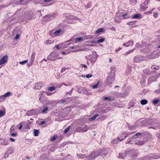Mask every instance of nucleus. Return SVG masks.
<instances>
[{
	"label": "nucleus",
	"mask_w": 160,
	"mask_h": 160,
	"mask_svg": "<svg viewBox=\"0 0 160 160\" xmlns=\"http://www.w3.org/2000/svg\"><path fill=\"white\" fill-rule=\"evenodd\" d=\"M39 100L42 103H45L47 102V98L45 97H42V96L40 97Z\"/></svg>",
	"instance_id": "nucleus-12"
},
{
	"label": "nucleus",
	"mask_w": 160,
	"mask_h": 160,
	"mask_svg": "<svg viewBox=\"0 0 160 160\" xmlns=\"http://www.w3.org/2000/svg\"><path fill=\"white\" fill-rule=\"evenodd\" d=\"M98 114H96L94 115L93 117L92 118H89V120L90 121H93L95 119L98 117Z\"/></svg>",
	"instance_id": "nucleus-24"
},
{
	"label": "nucleus",
	"mask_w": 160,
	"mask_h": 160,
	"mask_svg": "<svg viewBox=\"0 0 160 160\" xmlns=\"http://www.w3.org/2000/svg\"><path fill=\"white\" fill-rule=\"evenodd\" d=\"M56 87L54 86H53L51 87H49L48 88V91H51L54 90L55 89Z\"/></svg>",
	"instance_id": "nucleus-33"
},
{
	"label": "nucleus",
	"mask_w": 160,
	"mask_h": 160,
	"mask_svg": "<svg viewBox=\"0 0 160 160\" xmlns=\"http://www.w3.org/2000/svg\"><path fill=\"white\" fill-rule=\"evenodd\" d=\"M8 56L7 55H5L3 56L2 58L0 60V65L4 64L7 61Z\"/></svg>",
	"instance_id": "nucleus-10"
},
{
	"label": "nucleus",
	"mask_w": 160,
	"mask_h": 160,
	"mask_svg": "<svg viewBox=\"0 0 160 160\" xmlns=\"http://www.w3.org/2000/svg\"><path fill=\"white\" fill-rule=\"evenodd\" d=\"M99 83V82H98L96 84L93 85L92 87V88L93 89H95V88H96L98 86V85Z\"/></svg>",
	"instance_id": "nucleus-52"
},
{
	"label": "nucleus",
	"mask_w": 160,
	"mask_h": 160,
	"mask_svg": "<svg viewBox=\"0 0 160 160\" xmlns=\"http://www.w3.org/2000/svg\"><path fill=\"white\" fill-rule=\"evenodd\" d=\"M38 112V110L35 109H32L27 112V115L28 116H31L33 115L37 114Z\"/></svg>",
	"instance_id": "nucleus-7"
},
{
	"label": "nucleus",
	"mask_w": 160,
	"mask_h": 160,
	"mask_svg": "<svg viewBox=\"0 0 160 160\" xmlns=\"http://www.w3.org/2000/svg\"><path fill=\"white\" fill-rule=\"evenodd\" d=\"M144 159L145 160H149V157L148 156H145L144 158Z\"/></svg>",
	"instance_id": "nucleus-61"
},
{
	"label": "nucleus",
	"mask_w": 160,
	"mask_h": 160,
	"mask_svg": "<svg viewBox=\"0 0 160 160\" xmlns=\"http://www.w3.org/2000/svg\"><path fill=\"white\" fill-rule=\"evenodd\" d=\"M130 3L131 5H133L135 4L136 2V0H130Z\"/></svg>",
	"instance_id": "nucleus-45"
},
{
	"label": "nucleus",
	"mask_w": 160,
	"mask_h": 160,
	"mask_svg": "<svg viewBox=\"0 0 160 160\" xmlns=\"http://www.w3.org/2000/svg\"><path fill=\"white\" fill-rule=\"evenodd\" d=\"M144 58L141 55H137L134 58V61L136 62H138L140 61L143 60Z\"/></svg>",
	"instance_id": "nucleus-8"
},
{
	"label": "nucleus",
	"mask_w": 160,
	"mask_h": 160,
	"mask_svg": "<svg viewBox=\"0 0 160 160\" xmlns=\"http://www.w3.org/2000/svg\"><path fill=\"white\" fill-rule=\"evenodd\" d=\"M19 37V34H17L16 37H15V39L16 40L18 39Z\"/></svg>",
	"instance_id": "nucleus-62"
},
{
	"label": "nucleus",
	"mask_w": 160,
	"mask_h": 160,
	"mask_svg": "<svg viewBox=\"0 0 160 160\" xmlns=\"http://www.w3.org/2000/svg\"><path fill=\"white\" fill-rule=\"evenodd\" d=\"M106 153L104 152L103 150H100L99 152L98 151H95L93 152L92 153L90 154L88 160H94L95 158L98 157L100 154H102V155H105Z\"/></svg>",
	"instance_id": "nucleus-1"
},
{
	"label": "nucleus",
	"mask_w": 160,
	"mask_h": 160,
	"mask_svg": "<svg viewBox=\"0 0 160 160\" xmlns=\"http://www.w3.org/2000/svg\"><path fill=\"white\" fill-rule=\"evenodd\" d=\"M70 129V126H69L67 128H66L64 131L63 133L66 134L69 130Z\"/></svg>",
	"instance_id": "nucleus-44"
},
{
	"label": "nucleus",
	"mask_w": 160,
	"mask_h": 160,
	"mask_svg": "<svg viewBox=\"0 0 160 160\" xmlns=\"http://www.w3.org/2000/svg\"><path fill=\"white\" fill-rule=\"evenodd\" d=\"M61 30L59 29L57 30L56 31H55L54 33V35H58L59 33L61 32Z\"/></svg>",
	"instance_id": "nucleus-46"
},
{
	"label": "nucleus",
	"mask_w": 160,
	"mask_h": 160,
	"mask_svg": "<svg viewBox=\"0 0 160 160\" xmlns=\"http://www.w3.org/2000/svg\"><path fill=\"white\" fill-rule=\"evenodd\" d=\"M82 88L80 86L77 87V90L79 93H81Z\"/></svg>",
	"instance_id": "nucleus-27"
},
{
	"label": "nucleus",
	"mask_w": 160,
	"mask_h": 160,
	"mask_svg": "<svg viewBox=\"0 0 160 160\" xmlns=\"http://www.w3.org/2000/svg\"><path fill=\"white\" fill-rule=\"evenodd\" d=\"M83 40H84V39L82 37L76 38L75 39L74 42L75 43H77L78 42H81L82 41H83Z\"/></svg>",
	"instance_id": "nucleus-17"
},
{
	"label": "nucleus",
	"mask_w": 160,
	"mask_h": 160,
	"mask_svg": "<svg viewBox=\"0 0 160 160\" xmlns=\"http://www.w3.org/2000/svg\"><path fill=\"white\" fill-rule=\"evenodd\" d=\"M69 69L68 68H62L61 71V72H64L66 70H68Z\"/></svg>",
	"instance_id": "nucleus-56"
},
{
	"label": "nucleus",
	"mask_w": 160,
	"mask_h": 160,
	"mask_svg": "<svg viewBox=\"0 0 160 160\" xmlns=\"http://www.w3.org/2000/svg\"><path fill=\"white\" fill-rule=\"evenodd\" d=\"M35 55V52H33L31 55V61H32V62H33V61L34 59Z\"/></svg>",
	"instance_id": "nucleus-37"
},
{
	"label": "nucleus",
	"mask_w": 160,
	"mask_h": 160,
	"mask_svg": "<svg viewBox=\"0 0 160 160\" xmlns=\"http://www.w3.org/2000/svg\"><path fill=\"white\" fill-rule=\"evenodd\" d=\"M115 80V75H113L112 76H108L107 78L106 83L107 84L110 86L112 84L113 81Z\"/></svg>",
	"instance_id": "nucleus-3"
},
{
	"label": "nucleus",
	"mask_w": 160,
	"mask_h": 160,
	"mask_svg": "<svg viewBox=\"0 0 160 160\" xmlns=\"http://www.w3.org/2000/svg\"><path fill=\"white\" fill-rule=\"evenodd\" d=\"M92 54L93 55V58L94 59H96L98 57V55L97 54L96 52L95 51H93L92 52Z\"/></svg>",
	"instance_id": "nucleus-34"
},
{
	"label": "nucleus",
	"mask_w": 160,
	"mask_h": 160,
	"mask_svg": "<svg viewBox=\"0 0 160 160\" xmlns=\"http://www.w3.org/2000/svg\"><path fill=\"white\" fill-rule=\"evenodd\" d=\"M105 40V38H102L97 41V42H98V43H102L104 42Z\"/></svg>",
	"instance_id": "nucleus-42"
},
{
	"label": "nucleus",
	"mask_w": 160,
	"mask_h": 160,
	"mask_svg": "<svg viewBox=\"0 0 160 160\" xmlns=\"http://www.w3.org/2000/svg\"><path fill=\"white\" fill-rule=\"evenodd\" d=\"M11 136H13V137H16L17 135V133H11Z\"/></svg>",
	"instance_id": "nucleus-63"
},
{
	"label": "nucleus",
	"mask_w": 160,
	"mask_h": 160,
	"mask_svg": "<svg viewBox=\"0 0 160 160\" xmlns=\"http://www.w3.org/2000/svg\"><path fill=\"white\" fill-rule=\"evenodd\" d=\"M57 137V136H53L51 139V141H54L56 139Z\"/></svg>",
	"instance_id": "nucleus-51"
},
{
	"label": "nucleus",
	"mask_w": 160,
	"mask_h": 160,
	"mask_svg": "<svg viewBox=\"0 0 160 160\" xmlns=\"http://www.w3.org/2000/svg\"><path fill=\"white\" fill-rule=\"evenodd\" d=\"M39 132L38 130L34 129V135L35 136H38Z\"/></svg>",
	"instance_id": "nucleus-31"
},
{
	"label": "nucleus",
	"mask_w": 160,
	"mask_h": 160,
	"mask_svg": "<svg viewBox=\"0 0 160 160\" xmlns=\"http://www.w3.org/2000/svg\"><path fill=\"white\" fill-rule=\"evenodd\" d=\"M160 100L159 99H156L154 100L153 101V103L154 104H157L158 102H160Z\"/></svg>",
	"instance_id": "nucleus-39"
},
{
	"label": "nucleus",
	"mask_w": 160,
	"mask_h": 160,
	"mask_svg": "<svg viewBox=\"0 0 160 160\" xmlns=\"http://www.w3.org/2000/svg\"><path fill=\"white\" fill-rule=\"evenodd\" d=\"M5 112H4L1 110H0V118L5 115Z\"/></svg>",
	"instance_id": "nucleus-43"
},
{
	"label": "nucleus",
	"mask_w": 160,
	"mask_h": 160,
	"mask_svg": "<svg viewBox=\"0 0 160 160\" xmlns=\"http://www.w3.org/2000/svg\"><path fill=\"white\" fill-rule=\"evenodd\" d=\"M58 56V54L56 52H52L48 57V59L51 61H54Z\"/></svg>",
	"instance_id": "nucleus-4"
},
{
	"label": "nucleus",
	"mask_w": 160,
	"mask_h": 160,
	"mask_svg": "<svg viewBox=\"0 0 160 160\" xmlns=\"http://www.w3.org/2000/svg\"><path fill=\"white\" fill-rule=\"evenodd\" d=\"M105 31V29L104 28H100L98 29L96 31V34H99L100 32H103Z\"/></svg>",
	"instance_id": "nucleus-20"
},
{
	"label": "nucleus",
	"mask_w": 160,
	"mask_h": 160,
	"mask_svg": "<svg viewBox=\"0 0 160 160\" xmlns=\"http://www.w3.org/2000/svg\"><path fill=\"white\" fill-rule=\"evenodd\" d=\"M115 98L112 97H106L104 98V100H108L110 101H113L115 100Z\"/></svg>",
	"instance_id": "nucleus-22"
},
{
	"label": "nucleus",
	"mask_w": 160,
	"mask_h": 160,
	"mask_svg": "<svg viewBox=\"0 0 160 160\" xmlns=\"http://www.w3.org/2000/svg\"><path fill=\"white\" fill-rule=\"evenodd\" d=\"M53 42L54 41H53L52 40H48L46 41V43L47 44H49L53 43Z\"/></svg>",
	"instance_id": "nucleus-36"
},
{
	"label": "nucleus",
	"mask_w": 160,
	"mask_h": 160,
	"mask_svg": "<svg viewBox=\"0 0 160 160\" xmlns=\"http://www.w3.org/2000/svg\"><path fill=\"white\" fill-rule=\"evenodd\" d=\"M43 84L42 82L37 83L35 84L34 88L35 89H39L42 87Z\"/></svg>",
	"instance_id": "nucleus-9"
},
{
	"label": "nucleus",
	"mask_w": 160,
	"mask_h": 160,
	"mask_svg": "<svg viewBox=\"0 0 160 160\" xmlns=\"http://www.w3.org/2000/svg\"><path fill=\"white\" fill-rule=\"evenodd\" d=\"M67 102H68L67 99L65 100L61 99L58 101V103L61 104H65Z\"/></svg>",
	"instance_id": "nucleus-18"
},
{
	"label": "nucleus",
	"mask_w": 160,
	"mask_h": 160,
	"mask_svg": "<svg viewBox=\"0 0 160 160\" xmlns=\"http://www.w3.org/2000/svg\"><path fill=\"white\" fill-rule=\"evenodd\" d=\"M70 41V40H68L67 42L62 43L61 44L56 46L55 47L57 49H62L66 48H68L69 46L70 42H69Z\"/></svg>",
	"instance_id": "nucleus-2"
},
{
	"label": "nucleus",
	"mask_w": 160,
	"mask_h": 160,
	"mask_svg": "<svg viewBox=\"0 0 160 160\" xmlns=\"http://www.w3.org/2000/svg\"><path fill=\"white\" fill-rule=\"evenodd\" d=\"M134 23H135V22L134 21L130 22H128L127 23V24H128V25H131L134 24Z\"/></svg>",
	"instance_id": "nucleus-59"
},
{
	"label": "nucleus",
	"mask_w": 160,
	"mask_h": 160,
	"mask_svg": "<svg viewBox=\"0 0 160 160\" xmlns=\"http://www.w3.org/2000/svg\"><path fill=\"white\" fill-rule=\"evenodd\" d=\"M89 129V127L87 125L84 127H79L77 128L76 130L77 132H87Z\"/></svg>",
	"instance_id": "nucleus-6"
},
{
	"label": "nucleus",
	"mask_w": 160,
	"mask_h": 160,
	"mask_svg": "<svg viewBox=\"0 0 160 160\" xmlns=\"http://www.w3.org/2000/svg\"><path fill=\"white\" fill-rule=\"evenodd\" d=\"M85 156V154H82L80 153L77 154V156L78 158H83V157Z\"/></svg>",
	"instance_id": "nucleus-28"
},
{
	"label": "nucleus",
	"mask_w": 160,
	"mask_h": 160,
	"mask_svg": "<svg viewBox=\"0 0 160 160\" xmlns=\"http://www.w3.org/2000/svg\"><path fill=\"white\" fill-rule=\"evenodd\" d=\"M48 107H45L41 111V112L43 113H47V111L48 110Z\"/></svg>",
	"instance_id": "nucleus-32"
},
{
	"label": "nucleus",
	"mask_w": 160,
	"mask_h": 160,
	"mask_svg": "<svg viewBox=\"0 0 160 160\" xmlns=\"http://www.w3.org/2000/svg\"><path fill=\"white\" fill-rule=\"evenodd\" d=\"M147 103V101L146 99H143L141 101V103L142 105L146 104Z\"/></svg>",
	"instance_id": "nucleus-35"
},
{
	"label": "nucleus",
	"mask_w": 160,
	"mask_h": 160,
	"mask_svg": "<svg viewBox=\"0 0 160 160\" xmlns=\"http://www.w3.org/2000/svg\"><path fill=\"white\" fill-rule=\"evenodd\" d=\"M8 144L7 141H6L4 139H2L0 138V144L4 145H7Z\"/></svg>",
	"instance_id": "nucleus-16"
},
{
	"label": "nucleus",
	"mask_w": 160,
	"mask_h": 160,
	"mask_svg": "<svg viewBox=\"0 0 160 160\" xmlns=\"http://www.w3.org/2000/svg\"><path fill=\"white\" fill-rule=\"evenodd\" d=\"M13 152V150L12 149V148H9V149L7 151V152L8 153H12Z\"/></svg>",
	"instance_id": "nucleus-49"
},
{
	"label": "nucleus",
	"mask_w": 160,
	"mask_h": 160,
	"mask_svg": "<svg viewBox=\"0 0 160 160\" xmlns=\"http://www.w3.org/2000/svg\"><path fill=\"white\" fill-rule=\"evenodd\" d=\"M160 55V51L157 52L155 55V56L153 57V58H157L159 57V55Z\"/></svg>",
	"instance_id": "nucleus-53"
},
{
	"label": "nucleus",
	"mask_w": 160,
	"mask_h": 160,
	"mask_svg": "<svg viewBox=\"0 0 160 160\" xmlns=\"http://www.w3.org/2000/svg\"><path fill=\"white\" fill-rule=\"evenodd\" d=\"M143 120H142V118H141V119H139L138 121H137V122L138 123H140V124H141V123L143 121Z\"/></svg>",
	"instance_id": "nucleus-58"
},
{
	"label": "nucleus",
	"mask_w": 160,
	"mask_h": 160,
	"mask_svg": "<svg viewBox=\"0 0 160 160\" xmlns=\"http://www.w3.org/2000/svg\"><path fill=\"white\" fill-rule=\"evenodd\" d=\"M92 36H90V35H88V36H86L84 38V40H85V39H91L92 38Z\"/></svg>",
	"instance_id": "nucleus-47"
},
{
	"label": "nucleus",
	"mask_w": 160,
	"mask_h": 160,
	"mask_svg": "<svg viewBox=\"0 0 160 160\" xmlns=\"http://www.w3.org/2000/svg\"><path fill=\"white\" fill-rule=\"evenodd\" d=\"M135 144L136 145H142L144 144V142L143 141L135 140Z\"/></svg>",
	"instance_id": "nucleus-19"
},
{
	"label": "nucleus",
	"mask_w": 160,
	"mask_h": 160,
	"mask_svg": "<svg viewBox=\"0 0 160 160\" xmlns=\"http://www.w3.org/2000/svg\"><path fill=\"white\" fill-rule=\"evenodd\" d=\"M11 94V92H7L5 94H4L3 95V96H4V97L5 98L6 97H8V96H9Z\"/></svg>",
	"instance_id": "nucleus-41"
},
{
	"label": "nucleus",
	"mask_w": 160,
	"mask_h": 160,
	"mask_svg": "<svg viewBox=\"0 0 160 160\" xmlns=\"http://www.w3.org/2000/svg\"><path fill=\"white\" fill-rule=\"evenodd\" d=\"M127 137L126 135H125V134L122 133V134L119 137H118V139L120 141H121L124 140L125 138H126Z\"/></svg>",
	"instance_id": "nucleus-14"
},
{
	"label": "nucleus",
	"mask_w": 160,
	"mask_h": 160,
	"mask_svg": "<svg viewBox=\"0 0 160 160\" xmlns=\"http://www.w3.org/2000/svg\"><path fill=\"white\" fill-rule=\"evenodd\" d=\"M133 44V41L132 40L129 41L128 42L124 43L123 45L126 47H128L130 45L132 46Z\"/></svg>",
	"instance_id": "nucleus-11"
},
{
	"label": "nucleus",
	"mask_w": 160,
	"mask_h": 160,
	"mask_svg": "<svg viewBox=\"0 0 160 160\" xmlns=\"http://www.w3.org/2000/svg\"><path fill=\"white\" fill-rule=\"evenodd\" d=\"M96 59H94L93 57H92L89 58V59L91 62L93 63L94 62L96 61Z\"/></svg>",
	"instance_id": "nucleus-40"
},
{
	"label": "nucleus",
	"mask_w": 160,
	"mask_h": 160,
	"mask_svg": "<svg viewBox=\"0 0 160 160\" xmlns=\"http://www.w3.org/2000/svg\"><path fill=\"white\" fill-rule=\"evenodd\" d=\"M122 16L124 18H127L129 17V15L128 13H126L122 14Z\"/></svg>",
	"instance_id": "nucleus-30"
},
{
	"label": "nucleus",
	"mask_w": 160,
	"mask_h": 160,
	"mask_svg": "<svg viewBox=\"0 0 160 160\" xmlns=\"http://www.w3.org/2000/svg\"><path fill=\"white\" fill-rule=\"evenodd\" d=\"M147 124L146 121V120H143L142 122L141 123L140 125L141 126H144L146 125Z\"/></svg>",
	"instance_id": "nucleus-48"
},
{
	"label": "nucleus",
	"mask_w": 160,
	"mask_h": 160,
	"mask_svg": "<svg viewBox=\"0 0 160 160\" xmlns=\"http://www.w3.org/2000/svg\"><path fill=\"white\" fill-rule=\"evenodd\" d=\"M142 134L141 133L138 132L135 135H134L133 136H132L131 138L132 139L133 138H135L137 137L140 136Z\"/></svg>",
	"instance_id": "nucleus-29"
},
{
	"label": "nucleus",
	"mask_w": 160,
	"mask_h": 160,
	"mask_svg": "<svg viewBox=\"0 0 160 160\" xmlns=\"http://www.w3.org/2000/svg\"><path fill=\"white\" fill-rule=\"evenodd\" d=\"M84 94H88V91L87 90L86 88H82V92Z\"/></svg>",
	"instance_id": "nucleus-25"
},
{
	"label": "nucleus",
	"mask_w": 160,
	"mask_h": 160,
	"mask_svg": "<svg viewBox=\"0 0 160 160\" xmlns=\"http://www.w3.org/2000/svg\"><path fill=\"white\" fill-rule=\"evenodd\" d=\"M150 0H146L144 2V4L147 5L148 4Z\"/></svg>",
	"instance_id": "nucleus-64"
},
{
	"label": "nucleus",
	"mask_w": 160,
	"mask_h": 160,
	"mask_svg": "<svg viewBox=\"0 0 160 160\" xmlns=\"http://www.w3.org/2000/svg\"><path fill=\"white\" fill-rule=\"evenodd\" d=\"M118 140H119L118 139V138L117 139H114L112 142V143L113 144H117L118 142Z\"/></svg>",
	"instance_id": "nucleus-50"
},
{
	"label": "nucleus",
	"mask_w": 160,
	"mask_h": 160,
	"mask_svg": "<svg viewBox=\"0 0 160 160\" xmlns=\"http://www.w3.org/2000/svg\"><path fill=\"white\" fill-rule=\"evenodd\" d=\"M47 105L49 106L50 105H52L54 103V101H48V102L47 101Z\"/></svg>",
	"instance_id": "nucleus-38"
},
{
	"label": "nucleus",
	"mask_w": 160,
	"mask_h": 160,
	"mask_svg": "<svg viewBox=\"0 0 160 160\" xmlns=\"http://www.w3.org/2000/svg\"><path fill=\"white\" fill-rule=\"evenodd\" d=\"M28 60H24L23 61L20 62L19 63L23 65L25 63H27L28 62Z\"/></svg>",
	"instance_id": "nucleus-55"
},
{
	"label": "nucleus",
	"mask_w": 160,
	"mask_h": 160,
	"mask_svg": "<svg viewBox=\"0 0 160 160\" xmlns=\"http://www.w3.org/2000/svg\"><path fill=\"white\" fill-rule=\"evenodd\" d=\"M71 48H72V49H73V50L72 51V52H77L80 51H82L84 50V49H78V47H71Z\"/></svg>",
	"instance_id": "nucleus-13"
},
{
	"label": "nucleus",
	"mask_w": 160,
	"mask_h": 160,
	"mask_svg": "<svg viewBox=\"0 0 160 160\" xmlns=\"http://www.w3.org/2000/svg\"><path fill=\"white\" fill-rule=\"evenodd\" d=\"M92 75L91 74H88L86 76V77L87 78H89L92 76Z\"/></svg>",
	"instance_id": "nucleus-60"
},
{
	"label": "nucleus",
	"mask_w": 160,
	"mask_h": 160,
	"mask_svg": "<svg viewBox=\"0 0 160 160\" xmlns=\"http://www.w3.org/2000/svg\"><path fill=\"white\" fill-rule=\"evenodd\" d=\"M55 16L56 14L55 13L46 15L44 17V20L46 22L49 21L53 18L55 17Z\"/></svg>",
	"instance_id": "nucleus-5"
},
{
	"label": "nucleus",
	"mask_w": 160,
	"mask_h": 160,
	"mask_svg": "<svg viewBox=\"0 0 160 160\" xmlns=\"http://www.w3.org/2000/svg\"><path fill=\"white\" fill-rule=\"evenodd\" d=\"M115 68L114 67H112L111 68V72L109 73L110 75H112V74H113V75H114V73L115 72Z\"/></svg>",
	"instance_id": "nucleus-23"
},
{
	"label": "nucleus",
	"mask_w": 160,
	"mask_h": 160,
	"mask_svg": "<svg viewBox=\"0 0 160 160\" xmlns=\"http://www.w3.org/2000/svg\"><path fill=\"white\" fill-rule=\"evenodd\" d=\"M26 18L28 19H32L34 18V14L32 12H30L27 15Z\"/></svg>",
	"instance_id": "nucleus-15"
},
{
	"label": "nucleus",
	"mask_w": 160,
	"mask_h": 160,
	"mask_svg": "<svg viewBox=\"0 0 160 160\" xmlns=\"http://www.w3.org/2000/svg\"><path fill=\"white\" fill-rule=\"evenodd\" d=\"M91 6V3L89 2L87 4V5H86L85 7L87 8H90Z\"/></svg>",
	"instance_id": "nucleus-54"
},
{
	"label": "nucleus",
	"mask_w": 160,
	"mask_h": 160,
	"mask_svg": "<svg viewBox=\"0 0 160 160\" xmlns=\"http://www.w3.org/2000/svg\"><path fill=\"white\" fill-rule=\"evenodd\" d=\"M133 19L138 18L140 19L142 18L141 15L139 14H136L134 15H133L132 17Z\"/></svg>",
	"instance_id": "nucleus-21"
},
{
	"label": "nucleus",
	"mask_w": 160,
	"mask_h": 160,
	"mask_svg": "<svg viewBox=\"0 0 160 160\" xmlns=\"http://www.w3.org/2000/svg\"><path fill=\"white\" fill-rule=\"evenodd\" d=\"M126 154V153L125 154H124L122 153H119V155L118 157L119 158L124 159Z\"/></svg>",
	"instance_id": "nucleus-26"
},
{
	"label": "nucleus",
	"mask_w": 160,
	"mask_h": 160,
	"mask_svg": "<svg viewBox=\"0 0 160 160\" xmlns=\"http://www.w3.org/2000/svg\"><path fill=\"white\" fill-rule=\"evenodd\" d=\"M70 52V51L69 49L68 50V51L66 52H62V53L63 55H64L65 54L69 53Z\"/></svg>",
	"instance_id": "nucleus-57"
}]
</instances>
